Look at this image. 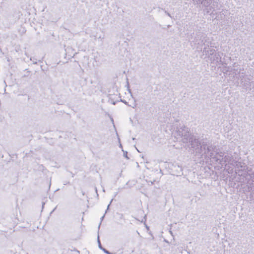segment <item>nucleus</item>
Returning <instances> with one entry per match:
<instances>
[{
	"instance_id": "1",
	"label": "nucleus",
	"mask_w": 254,
	"mask_h": 254,
	"mask_svg": "<svg viewBox=\"0 0 254 254\" xmlns=\"http://www.w3.org/2000/svg\"><path fill=\"white\" fill-rule=\"evenodd\" d=\"M193 1L196 2V3L199 2L201 0H192Z\"/></svg>"
},
{
	"instance_id": "2",
	"label": "nucleus",
	"mask_w": 254,
	"mask_h": 254,
	"mask_svg": "<svg viewBox=\"0 0 254 254\" xmlns=\"http://www.w3.org/2000/svg\"><path fill=\"white\" fill-rule=\"evenodd\" d=\"M98 244H99V247L101 248V246H100V242L99 241V240L98 239Z\"/></svg>"
},
{
	"instance_id": "3",
	"label": "nucleus",
	"mask_w": 254,
	"mask_h": 254,
	"mask_svg": "<svg viewBox=\"0 0 254 254\" xmlns=\"http://www.w3.org/2000/svg\"><path fill=\"white\" fill-rule=\"evenodd\" d=\"M103 251L106 252V253H108V252H106L104 249H103Z\"/></svg>"
},
{
	"instance_id": "4",
	"label": "nucleus",
	"mask_w": 254,
	"mask_h": 254,
	"mask_svg": "<svg viewBox=\"0 0 254 254\" xmlns=\"http://www.w3.org/2000/svg\"><path fill=\"white\" fill-rule=\"evenodd\" d=\"M174 136H175V137H177L176 136L175 133H174Z\"/></svg>"
}]
</instances>
